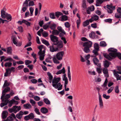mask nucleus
Returning <instances> with one entry per match:
<instances>
[{
	"mask_svg": "<svg viewBox=\"0 0 121 121\" xmlns=\"http://www.w3.org/2000/svg\"><path fill=\"white\" fill-rule=\"evenodd\" d=\"M117 52H110L108 54L107 53H104L103 55L104 57L106 59L111 61L117 57Z\"/></svg>",
	"mask_w": 121,
	"mask_h": 121,
	"instance_id": "1",
	"label": "nucleus"
},
{
	"mask_svg": "<svg viewBox=\"0 0 121 121\" xmlns=\"http://www.w3.org/2000/svg\"><path fill=\"white\" fill-rule=\"evenodd\" d=\"M96 89L98 91L99 107L100 108L102 109L103 108L104 105L103 101L101 98V96L99 93V91L100 90V89L98 87H97L96 88Z\"/></svg>",
	"mask_w": 121,
	"mask_h": 121,
	"instance_id": "2",
	"label": "nucleus"
},
{
	"mask_svg": "<svg viewBox=\"0 0 121 121\" xmlns=\"http://www.w3.org/2000/svg\"><path fill=\"white\" fill-rule=\"evenodd\" d=\"M53 45H56V48L58 49H60L63 48V42L61 40H58L55 43H53Z\"/></svg>",
	"mask_w": 121,
	"mask_h": 121,
	"instance_id": "3",
	"label": "nucleus"
},
{
	"mask_svg": "<svg viewBox=\"0 0 121 121\" xmlns=\"http://www.w3.org/2000/svg\"><path fill=\"white\" fill-rule=\"evenodd\" d=\"M64 52L62 51L57 53L56 55V57L58 60H61L62 59V58L64 55Z\"/></svg>",
	"mask_w": 121,
	"mask_h": 121,
	"instance_id": "4",
	"label": "nucleus"
},
{
	"mask_svg": "<svg viewBox=\"0 0 121 121\" xmlns=\"http://www.w3.org/2000/svg\"><path fill=\"white\" fill-rule=\"evenodd\" d=\"M60 80V77H58L56 78V77H54L52 81V86L53 87H55L56 86L57 84L59 82Z\"/></svg>",
	"mask_w": 121,
	"mask_h": 121,
	"instance_id": "5",
	"label": "nucleus"
},
{
	"mask_svg": "<svg viewBox=\"0 0 121 121\" xmlns=\"http://www.w3.org/2000/svg\"><path fill=\"white\" fill-rule=\"evenodd\" d=\"M50 37L51 41L53 42V43H55L59 40L58 37L53 35H51L50 36Z\"/></svg>",
	"mask_w": 121,
	"mask_h": 121,
	"instance_id": "6",
	"label": "nucleus"
},
{
	"mask_svg": "<svg viewBox=\"0 0 121 121\" xmlns=\"http://www.w3.org/2000/svg\"><path fill=\"white\" fill-rule=\"evenodd\" d=\"M92 43L90 41L88 40L87 41L83 43L82 44L83 47H86L91 48L92 45Z\"/></svg>",
	"mask_w": 121,
	"mask_h": 121,
	"instance_id": "7",
	"label": "nucleus"
},
{
	"mask_svg": "<svg viewBox=\"0 0 121 121\" xmlns=\"http://www.w3.org/2000/svg\"><path fill=\"white\" fill-rule=\"evenodd\" d=\"M28 1L26 0L23 4V6L24 7L22 8V10L23 12H25L28 8Z\"/></svg>",
	"mask_w": 121,
	"mask_h": 121,
	"instance_id": "8",
	"label": "nucleus"
},
{
	"mask_svg": "<svg viewBox=\"0 0 121 121\" xmlns=\"http://www.w3.org/2000/svg\"><path fill=\"white\" fill-rule=\"evenodd\" d=\"M95 9L94 6L92 5L91 7H88L87 9L86 12L87 14H90L91 11H93Z\"/></svg>",
	"mask_w": 121,
	"mask_h": 121,
	"instance_id": "9",
	"label": "nucleus"
},
{
	"mask_svg": "<svg viewBox=\"0 0 121 121\" xmlns=\"http://www.w3.org/2000/svg\"><path fill=\"white\" fill-rule=\"evenodd\" d=\"M8 113L7 111H3L2 114V118L3 119H4L6 118L8 115Z\"/></svg>",
	"mask_w": 121,
	"mask_h": 121,
	"instance_id": "10",
	"label": "nucleus"
},
{
	"mask_svg": "<svg viewBox=\"0 0 121 121\" xmlns=\"http://www.w3.org/2000/svg\"><path fill=\"white\" fill-rule=\"evenodd\" d=\"M99 51V50H96L95 49H94L92 51V53L94 54L91 56L93 57H95L99 55V54L98 52Z\"/></svg>",
	"mask_w": 121,
	"mask_h": 121,
	"instance_id": "11",
	"label": "nucleus"
},
{
	"mask_svg": "<svg viewBox=\"0 0 121 121\" xmlns=\"http://www.w3.org/2000/svg\"><path fill=\"white\" fill-rule=\"evenodd\" d=\"M52 43V45L49 47L50 51L52 52H56L57 51V48H56V47L55 48L54 47Z\"/></svg>",
	"mask_w": 121,
	"mask_h": 121,
	"instance_id": "12",
	"label": "nucleus"
},
{
	"mask_svg": "<svg viewBox=\"0 0 121 121\" xmlns=\"http://www.w3.org/2000/svg\"><path fill=\"white\" fill-rule=\"evenodd\" d=\"M111 63L107 60L105 61L104 63V66L105 68H108L110 65Z\"/></svg>",
	"mask_w": 121,
	"mask_h": 121,
	"instance_id": "13",
	"label": "nucleus"
},
{
	"mask_svg": "<svg viewBox=\"0 0 121 121\" xmlns=\"http://www.w3.org/2000/svg\"><path fill=\"white\" fill-rule=\"evenodd\" d=\"M5 70L6 72L4 73V76L6 77L8 76H9L12 72L10 71L9 70L7 69H6Z\"/></svg>",
	"mask_w": 121,
	"mask_h": 121,
	"instance_id": "14",
	"label": "nucleus"
},
{
	"mask_svg": "<svg viewBox=\"0 0 121 121\" xmlns=\"http://www.w3.org/2000/svg\"><path fill=\"white\" fill-rule=\"evenodd\" d=\"M41 112L43 113L46 114L48 112V110L45 107H43L40 109Z\"/></svg>",
	"mask_w": 121,
	"mask_h": 121,
	"instance_id": "15",
	"label": "nucleus"
},
{
	"mask_svg": "<svg viewBox=\"0 0 121 121\" xmlns=\"http://www.w3.org/2000/svg\"><path fill=\"white\" fill-rule=\"evenodd\" d=\"M57 29L58 30V31L62 33H63L64 35L66 34V32L64 31V30L62 29V28L60 26H58Z\"/></svg>",
	"mask_w": 121,
	"mask_h": 121,
	"instance_id": "16",
	"label": "nucleus"
},
{
	"mask_svg": "<svg viewBox=\"0 0 121 121\" xmlns=\"http://www.w3.org/2000/svg\"><path fill=\"white\" fill-rule=\"evenodd\" d=\"M68 77L69 78V81H70L71 80V73L70 71V67L69 66H68Z\"/></svg>",
	"mask_w": 121,
	"mask_h": 121,
	"instance_id": "17",
	"label": "nucleus"
},
{
	"mask_svg": "<svg viewBox=\"0 0 121 121\" xmlns=\"http://www.w3.org/2000/svg\"><path fill=\"white\" fill-rule=\"evenodd\" d=\"M5 18H6L7 20H9V21H10L12 20V17L10 14L6 13L5 16Z\"/></svg>",
	"mask_w": 121,
	"mask_h": 121,
	"instance_id": "18",
	"label": "nucleus"
},
{
	"mask_svg": "<svg viewBox=\"0 0 121 121\" xmlns=\"http://www.w3.org/2000/svg\"><path fill=\"white\" fill-rule=\"evenodd\" d=\"M1 17L3 19H5V16L6 15L5 12L3 9H2L1 11Z\"/></svg>",
	"mask_w": 121,
	"mask_h": 121,
	"instance_id": "19",
	"label": "nucleus"
},
{
	"mask_svg": "<svg viewBox=\"0 0 121 121\" xmlns=\"http://www.w3.org/2000/svg\"><path fill=\"white\" fill-rule=\"evenodd\" d=\"M68 20V17L65 15H62L61 17V21H66Z\"/></svg>",
	"mask_w": 121,
	"mask_h": 121,
	"instance_id": "20",
	"label": "nucleus"
},
{
	"mask_svg": "<svg viewBox=\"0 0 121 121\" xmlns=\"http://www.w3.org/2000/svg\"><path fill=\"white\" fill-rule=\"evenodd\" d=\"M10 85V83L9 82H8V81L7 80L4 81V84L2 88L4 89L6 87L8 86H9Z\"/></svg>",
	"mask_w": 121,
	"mask_h": 121,
	"instance_id": "21",
	"label": "nucleus"
},
{
	"mask_svg": "<svg viewBox=\"0 0 121 121\" xmlns=\"http://www.w3.org/2000/svg\"><path fill=\"white\" fill-rule=\"evenodd\" d=\"M84 47L83 50L86 53H89L90 51V48L86 47Z\"/></svg>",
	"mask_w": 121,
	"mask_h": 121,
	"instance_id": "22",
	"label": "nucleus"
},
{
	"mask_svg": "<svg viewBox=\"0 0 121 121\" xmlns=\"http://www.w3.org/2000/svg\"><path fill=\"white\" fill-rule=\"evenodd\" d=\"M56 24L53 23L51 24L50 25L49 28L52 30L55 29L56 27Z\"/></svg>",
	"mask_w": 121,
	"mask_h": 121,
	"instance_id": "23",
	"label": "nucleus"
},
{
	"mask_svg": "<svg viewBox=\"0 0 121 121\" xmlns=\"http://www.w3.org/2000/svg\"><path fill=\"white\" fill-rule=\"evenodd\" d=\"M108 51L109 52H117V49L114 48H110L108 49Z\"/></svg>",
	"mask_w": 121,
	"mask_h": 121,
	"instance_id": "24",
	"label": "nucleus"
},
{
	"mask_svg": "<svg viewBox=\"0 0 121 121\" xmlns=\"http://www.w3.org/2000/svg\"><path fill=\"white\" fill-rule=\"evenodd\" d=\"M82 8L85 9L86 8L87 6L86 3V0H82Z\"/></svg>",
	"mask_w": 121,
	"mask_h": 121,
	"instance_id": "25",
	"label": "nucleus"
},
{
	"mask_svg": "<svg viewBox=\"0 0 121 121\" xmlns=\"http://www.w3.org/2000/svg\"><path fill=\"white\" fill-rule=\"evenodd\" d=\"M59 34V31L56 30H53L52 31V34L53 35H58Z\"/></svg>",
	"mask_w": 121,
	"mask_h": 121,
	"instance_id": "26",
	"label": "nucleus"
},
{
	"mask_svg": "<svg viewBox=\"0 0 121 121\" xmlns=\"http://www.w3.org/2000/svg\"><path fill=\"white\" fill-rule=\"evenodd\" d=\"M63 14L61 12L57 11L55 13V15L57 18H58L60 16L62 15Z\"/></svg>",
	"mask_w": 121,
	"mask_h": 121,
	"instance_id": "27",
	"label": "nucleus"
},
{
	"mask_svg": "<svg viewBox=\"0 0 121 121\" xmlns=\"http://www.w3.org/2000/svg\"><path fill=\"white\" fill-rule=\"evenodd\" d=\"M93 60L94 63L95 65H97V63L99 62V60L97 58H95L93 59Z\"/></svg>",
	"mask_w": 121,
	"mask_h": 121,
	"instance_id": "28",
	"label": "nucleus"
},
{
	"mask_svg": "<svg viewBox=\"0 0 121 121\" xmlns=\"http://www.w3.org/2000/svg\"><path fill=\"white\" fill-rule=\"evenodd\" d=\"M89 22L88 20L85 21L83 23V25L84 27H86L89 25Z\"/></svg>",
	"mask_w": 121,
	"mask_h": 121,
	"instance_id": "29",
	"label": "nucleus"
},
{
	"mask_svg": "<svg viewBox=\"0 0 121 121\" xmlns=\"http://www.w3.org/2000/svg\"><path fill=\"white\" fill-rule=\"evenodd\" d=\"M94 49L96 50H99V46L98 43H95L94 45Z\"/></svg>",
	"mask_w": 121,
	"mask_h": 121,
	"instance_id": "30",
	"label": "nucleus"
},
{
	"mask_svg": "<svg viewBox=\"0 0 121 121\" xmlns=\"http://www.w3.org/2000/svg\"><path fill=\"white\" fill-rule=\"evenodd\" d=\"M95 32L94 31H92L90 34L89 35V37L91 38H94L95 36Z\"/></svg>",
	"mask_w": 121,
	"mask_h": 121,
	"instance_id": "31",
	"label": "nucleus"
},
{
	"mask_svg": "<svg viewBox=\"0 0 121 121\" xmlns=\"http://www.w3.org/2000/svg\"><path fill=\"white\" fill-rule=\"evenodd\" d=\"M107 45L106 42L104 41H101L100 43V46L102 47H105Z\"/></svg>",
	"mask_w": 121,
	"mask_h": 121,
	"instance_id": "32",
	"label": "nucleus"
},
{
	"mask_svg": "<svg viewBox=\"0 0 121 121\" xmlns=\"http://www.w3.org/2000/svg\"><path fill=\"white\" fill-rule=\"evenodd\" d=\"M12 47H10L7 48V53L8 54H11L12 51Z\"/></svg>",
	"mask_w": 121,
	"mask_h": 121,
	"instance_id": "33",
	"label": "nucleus"
},
{
	"mask_svg": "<svg viewBox=\"0 0 121 121\" xmlns=\"http://www.w3.org/2000/svg\"><path fill=\"white\" fill-rule=\"evenodd\" d=\"M12 64L11 62H6L4 64V65L6 67H7V66L10 67L12 66Z\"/></svg>",
	"mask_w": 121,
	"mask_h": 121,
	"instance_id": "34",
	"label": "nucleus"
},
{
	"mask_svg": "<svg viewBox=\"0 0 121 121\" xmlns=\"http://www.w3.org/2000/svg\"><path fill=\"white\" fill-rule=\"evenodd\" d=\"M107 6H108L107 8L108 9H111L114 10L115 9V6H112V4L110 5H107Z\"/></svg>",
	"mask_w": 121,
	"mask_h": 121,
	"instance_id": "35",
	"label": "nucleus"
},
{
	"mask_svg": "<svg viewBox=\"0 0 121 121\" xmlns=\"http://www.w3.org/2000/svg\"><path fill=\"white\" fill-rule=\"evenodd\" d=\"M102 71L104 74H106L108 73V70L107 68L104 67Z\"/></svg>",
	"mask_w": 121,
	"mask_h": 121,
	"instance_id": "36",
	"label": "nucleus"
},
{
	"mask_svg": "<svg viewBox=\"0 0 121 121\" xmlns=\"http://www.w3.org/2000/svg\"><path fill=\"white\" fill-rule=\"evenodd\" d=\"M42 42L47 46H48L49 45V44L48 42L46 40L43 39L42 40Z\"/></svg>",
	"mask_w": 121,
	"mask_h": 121,
	"instance_id": "37",
	"label": "nucleus"
},
{
	"mask_svg": "<svg viewBox=\"0 0 121 121\" xmlns=\"http://www.w3.org/2000/svg\"><path fill=\"white\" fill-rule=\"evenodd\" d=\"M49 17L51 19H54L56 18L54 13H49Z\"/></svg>",
	"mask_w": 121,
	"mask_h": 121,
	"instance_id": "38",
	"label": "nucleus"
},
{
	"mask_svg": "<svg viewBox=\"0 0 121 121\" xmlns=\"http://www.w3.org/2000/svg\"><path fill=\"white\" fill-rule=\"evenodd\" d=\"M30 119H33L34 117V115L33 113H31L28 115Z\"/></svg>",
	"mask_w": 121,
	"mask_h": 121,
	"instance_id": "39",
	"label": "nucleus"
},
{
	"mask_svg": "<svg viewBox=\"0 0 121 121\" xmlns=\"http://www.w3.org/2000/svg\"><path fill=\"white\" fill-rule=\"evenodd\" d=\"M39 54V59L41 61L43 60L44 58V54H42L40 53Z\"/></svg>",
	"mask_w": 121,
	"mask_h": 121,
	"instance_id": "40",
	"label": "nucleus"
},
{
	"mask_svg": "<svg viewBox=\"0 0 121 121\" xmlns=\"http://www.w3.org/2000/svg\"><path fill=\"white\" fill-rule=\"evenodd\" d=\"M44 102L47 104H49L50 102L47 98H45L43 99Z\"/></svg>",
	"mask_w": 121,
	"mask_h": 121,
	"instance_id": "41",
	"label": "nucleus"
},
{
	"mask_svg": "<svg viewBox=\"0 0 121 121\" xmlns=\"http://www.w3.org/2000/svg\"><path fill=\"white\" fill-rule=\"evenodd\" d=\"M47 75L49 77V79L50 80H52L53 78V76L51 73L49 72H47Z\"/></svg>",
	"mask_w": 121,
	"mask_h": 121,
	"instance_id": "42",
	"label": "nucleus"
},
{
	"mask_svg": "<svg viewBox=\"0 0 121 121\" xmlns=\"http://www.w3.org/2000/svg\"><path fill=\"white\" fill-rule=\"evenodd\" d=\"M53 60L55 63L59 64L60 62L56 59V57H54L53 58Z\"/></svg>",
	"mask_w": 121,
	"mask_h": 121,
	"instance_id": "43",
	"label": "nucleus"
},
{
	"mask_svg": "<svg viewBox=\"0 0 121 121\" xmlns=\"http://www.w3.org/2000/svg\"><path fill=\"white\" fill-rule=\"evenodd\" d=\"M93 19L94 21H96L98 20L99 19V17L97 15L94 14L93 16Z\"/></svg>",
	"mask_w": 121,
	"mask_h": 121,
	"instance_id": "44",
	"label": "nucleus"
},
{
	"mask_svg": "<svg viewBox=\"0 0 121 121\" xmlns=\"http://www.w3.org/2000/svg\"><path fill=\"white\" fill-rule=\"evenodd\" d=\"M114 89L115 92L116 93H119V86H118L115 87Z\"/></svg>",
	"mask_w": 121,
	"mask_h": 121,
	"instance_id": "45",
	"label": "nucleus"
},
{
	"mask_svg": "<svg viewBox=\"0 0 121 121\" xmlns=\"http://www.w3.org/2000/svg\"><path fill=\"white\" fill-rule=\"evenodd\" d=\"M115 17L117 18H121V14L116 13L115 14Z\"/></svg>",
	"mask_w": 121,
	"mask_h": 121,
	"instance_id": "46",
	"label": "nucleus"
},
{
	"mask_svg": "<svg viewBox=\"0 0 121 121\" xmlns=\"http://www.w3.org/2000/svg\"><path fill=\"white\" fill-rule=\"evenodd\" d=\"M25 65H28L29 64H31L32 63V61L30 60H25Z\"/></svg>",
	"mask_w": 121,
	"mask_h": 121,
	"instance_id": "47",
	"label": "nucleus"
},
{
	"mask_svg": "<svg viewBox=\"0 0 121 121\" xmlns=\"http://www.w3.org/2000/svg\"><path fill=\"white\" fill-rule=\"evenodd\" d=\"M34 5V1L32 0L30 1L28 4V6H33Z\"/></svg>",
	"mask_w": 121,
	"mask_h": 121,
	"instance_id": "48",
	"label": "nucleus"
},
{
	"mask_svg": "<svg viewBox=\"0 0 121 121\" xmlns=\"http://www.w3.org/2000/svg\"><path fill=\"white\" fill-rule=\"evenodd\" d=\"M10 90V88L9 87H7L5 88L3 91V92H4L6 93L8 92Z\"/></svg>",
	"mask_w": 121,
	"mask_h": 121,
	"instance_id": "49",
	"label": "nucleus"
},
{
	"mask_svg": "<svg viewBox=\"0 0 121 121\" xmlns=\"http://www.w3.org/2000/svg\"><path fill=\"white\" fill-rule=\"evenodd\" d=\"M104 21L106 22H108L111 23L112 22V19L111 18H109L105 20Z\"/></svg>",
	"mask_w": 121,
	"mask_h": 121,
	"instance_id": "50",
	"label": "nucleus"
},
{
	"mask_svg": "<svg viewBox=\"0 0 121 121\" xmlns=\"http://www.w3.org/2000/svg\"><path fill=\"white\" fill-rule=\"evenodd\" d=\"M1 100L2 102L6 103L7 104H8V103H9V99H5L4 98H3L2 99H1Z\"/></svg>",
	"mask_w": 121,
	"mask_h": 121,
	"instance_id": "51",
	"label": "nucleus"
},
{
	"mask_svg": "<svg viewBox=\"0 0 121 121\" xmlns=\"http://www.w3.org/2000/svg\"><path fill=\"white\" fill-rule=\"evenodd\" d=\"M29 10L30 12V16H32L33 15V12L34 10V9L32 7H30V8Z\"/></svg>",
	"mask_w": 121,
	"mask_h": 121,
	"instance_id": "52",
	"label": "nucleus"
},
{
	"mask_svg": "<svg viewBox=\"0 0 121 121\" xmlns=\"http://www.w3.org/2000/svg\"><path fill=\"white\" fill-rule=\"evenodd\" d=\"M26 21V20L24 19H23L22 21H18L17 23L19 24L20 25H22V23H25V22Z\"/></svg>",
	"mask_w": 121,
	"mask_h": 121,
	"instance_id": "53",
	"label": "nucleus"
},
{
	"mask_svg": "<svg viewBox=\"0 0 121 121\" xmlns=\"http://www.w3.org/2000/svg\"><path fill=\"white\" fill-rule=\"evenodd\" d=\"M114 89V87H111L108 91L107 92L108 93H110Z\"/></svg>",
	"mask_w": 121,
	"mask_h": 121,
	"instance_id": "54",
	"label": "nucleus"
},
{
	"mask_svg": "<svg viewBox=\"0 0 121 121\" xmlns=\"http://www.w3.org/2000/svg\"><path fill=\"white\" fill-rule=\"evenodd\" d=\"M103 97L105 99H109L110 97V96L109 95H107L106 94H104L103 95Z\"/></svg>",
	"mask_w": 121,
	"mask_h": 121,
	"instance_id": "55",
	"label": "nucleus"
},
{
	"mask_svg": "<svg viewBox=\"0 0 121 121\" xmlns=\"http://www.w3.org/2000/svg\"><path fill=\"white\" fill-rule=\"evenodd\" d=\"M117 71H116L115 70H113V73L114 75L116 77L117 76H119V75L118 74V73H117Z\"/></svg>",
	"mask_w": 121,
	"mask_h": 121,
	"instance_id": "56",
	"label": "nucleus"
},
{
	"mask_svg": "<svg viewBox=\"0 0 121 121\" xmlns=\"http://www.w3.org/2000/svg\"><path fill=\"white\" fill-rule=\"evenodd\" d=\"M16 38L15 37H13V43L15 45L17 44V42L16 41Z\"/></svg>",
	"mask_w": 121,
	"mask_h": 121,
	"instance_id": "57",
	"label": "nucleus"
},
{
	"mask_svg": "<svg viewBox=\"0 0 121 121\" xmlns=\"http://www.w3.org/2000/svg\"><path fill=\"white\" fill-rule=\"evenodd\" d=\"M30 81L32 83L34 84L36 83H37L38 82L37 80L35 79H33L31 80Z\"/></svg>",
	"mask_w": 121,
	"mask_h": 121,
	"instance_id": "58",
	"label": "nucleus"
},
{
	"mask_svg": "<svg viewBox=\"0 0 121 121\" xmlns=\"http://www.w3.org/2000/svg\"><path fill=\"white\" fill-rule=\"evenodd\" d=\"M6 93L2 91V95L1 97V99L4 98V97H5L6 95Z\"/></svg>",
	"mask_w": 121,
	"mask_h": 121,
	"instance_id": "59",
	"label": "nucleus"
},
{
	"mask_svg": "<svg viewBox=\"0 0 121 121\" xmlns=\"http://www.w3.org/2000/svg\"><path fill=\"white\" fill-rule=\"evenodd\" d=\"M65 25L66 27L69 28L70 26L69 23L68 22H66L65 23Z\"/></svg>",
	"mask_w": 121,
	"mask_h": 121,
	"instance_id": "60",
	"label": "nucleus"
},
{
	"mask_svg": "<svg viewBox=\"0 0 121 121\" xmlns=\"http://www.w3.org/2000/svg\"><path fill=\"white\" fill-rule=\"evenodd\" d=\"M117 57L119 59L121 60V53L120 52H117Z\"/></svg>",
	"mask_w": 121,
	"mask_h": 121,
	"instance_id": "61",
	"label": "nucleus"
},
{
	"mask_svg": "<svg viewBox=\"0 0 121 121\" xmlns=\"http://www.w3.org/2000/svg\"><path fill=\"white\" fill-rule=\"evenodd\" d=\"M30 103L32 104V106H34V105L35 104V102L34 100L33 99H31L30 100Z\"/></svg>",
	"mask_w": 121,
	"mask_h": 121,
	"instance_id": "62",
	"label": "nucleus"
},
{
	"mask_svg": "<svg viewBox=\"0 0 121 121\" xmlns=\"http://www.w3.org/2000/svg\"><path fill=\"white\" fill-rule=\"evenodd\" d=\"M16 117L18 119H19L20 120H21L22 116H21L18 113L16 114Z\"/></svg>",
	"mask_w": 121,
	"mask_h": 121,
	"instance_id": "63",
	"label": "nucleus"
},
{
	"mask_svg": "<svg viewBox=\"0 0 121 121\" xmlns=\"http://www.w3.org/2000/svg\"><path fill=\"white\" fill-rule=\"evenodd\" d=\"M13 118L12 116H9L7 118V120L8 121H12L13 120Z\"/></svg>",
	"mask_w": 121,
	"mask_h": 121,
	"instance_id": "64",
	"label": "nucleus"
}]
</instances>
